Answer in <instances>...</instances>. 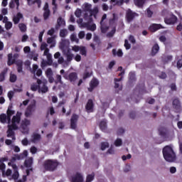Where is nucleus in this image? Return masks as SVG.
Instances as JSON below:
<instances>
[{
	"instance_id": "1",
	"label": "nucleus",
	"mask_w": 182,
	"mask_h": 182,
	"mask_svg": "<svg viewBox=\"0 0 182 182\" xmlns=\"http://www.w3.org/2000/svg\"><path fill=\"white\" fill-rule=\"evenodd\" d=\"M35 79L37 80V83H33L31 85V90L32 92H36L38 90V93H48L49 92V87H48V80H41L39 78Z\"/></svg>"
},
{
	"instance_id": "2",
	"label": "nucleus",
	"mask_w": 182,
	"mask_h": 182,
	"mask_svg": "<svg viewBox=\"0 0 182 182\" xmlns=\"http://www.w3.org/2000/svg\"><path fill=\"white\" fill-rule=\"evenodd\" d=\"M164 159L168 163H173V161H176L177 156H176V152L173 150V147L169 145L166 146L162 150Z\"/></svg>"
},
{
	"instance_id": "3",
	"label": "nucleus",
	"mask_w": 182,
	"mask_h": 182,
	"mask_svg": "<svg viewBox=\"0 0 182 182\" xmlns=\"http://www.w3.org/2000/svg\"><path fill=\"white\" fill-rule=\"evenodd\" d=\"M58 166H59V162L55 159H47L43 164L46 171H55Z\"/></svg>"
},
{
	"instance_id": "4",
	"label": "nucleus",
	"mask_w": 182,
	"mask_h": 182,
	"mask_svg": "<svg viewBox=\"0 0 182 182\" xmlns=\"http://www.w3.org/2000/svg\"><path fill=\"white\" fill-rule=\"evenodd\" d=\"M136 16H139V14H137V13L132 11V9H129L127 11L125 18H126V21L128 23H130V22H133V21H134V18H136Z\"/></svg>"
},
{
	"instance_id": "5",
	"label": "nucleus",
	"mask_w": 182,
	"mask_h": 182,
	"mask_svg": "<svg viewBox=\"0 0 182 182\" xmlns=\"http://www.w3.org/2000/svg\"><path fill=\"white\" fill-rule=\"evenodd\" d=\"M35 110H36V104L35 102L33 104H30L26 109L24 115L26 117H31Z\"/></svg>"
},
{
	"instance_id": "6",
	"label": "nucleus",
	"mask_w": 182,
	"mask_h": 182,
	"mask_svg": "<svg viewBox=\"0 0 182 182\" xmlns=\"http://www.w3.org/2000/svg\"><path fill=\"white\" fill-rule=\"evenodd\" d=\"M123 75H124V71H122L119 74V76H121V77L114 78V89H119V90H122V89H123V85L118 83V82H122V80H123Z\"/></svg>"
},
{
	"instance_id": "7",
	"label": "nucleus",
	"mask_w": 182,
	"mask_h": 182,
	"mask_svg": "<svg viewBox=\"0 0 182 182\" xmlns=\"http://www.w3.org/2000/svg\"><path fill=\"white\" fill-rule=\"evenodd\" d=\"M99 80L96 77H93L90 82V87H88V92H93L97 86H99Z\"/></svg>"
},
{
	"instance_id": "8",
	"label": "nucleus",
	"mask_w": 182,
	"mask_h": 182,
	"mask_svg": "<svg viewBox=\"0 0 182 182\" xmlns=\"http://www.w3.org/2000/svg\"><path fill=\"white\" fill-rule=\"evenodd\" d=\"M77 120H79V115L77 114H73L70 118V127L73 130L77 127Z\"/></svg>"
},
{
	"instance_id": "9",
	"label": "nucleus",
	"mask_w": 182,
	"mask_h": 182,
	"mask_svg": "<svg viewBox=\"0 0 182 182\" xmlns=\"http://www.w3.org/2000/svg\"><path fill=\"white\" fill-rule=\"evenodd\" d=\"M43 19L44 21H48L49 19V16H50V10L49 9V4L46 3L44 6H43Z\"/></svg>"
},
{
	"instance_id": "10",
	"label": "nucleus",
	"mask_w": 182,
	"mask_h": 182,
	"mask_svg": "<svg viewBox=\"0 0 182 182\" xmlns=\"http://www.w3.org/2000/svg\"><path fill=\"white\" fill-rule=\"evenodd\" d=\"M71 182H83V175L81 173L77 172L70 178Z\"/></svg>"
},
{
	"instance_id": "11",
	"label": "nucleus",
	"mask_w": 182,
	"mask_h": 182,
	"mask_svg": "<svg viewBox=\"0 0 182 182\" xmlns=\"http://www.w3.org/2000/svg\"><path fill=\"white\" fill-rule=\"evenodd\" d=\"M99 14V7L95 6L93 9H91L90 11V22H93V18L92 16H94L95 19H97V14Z\"/></svg>"
},
{
	"instance_id": "12",
	"label": "nucleus",
	"mask_w": 182,
	"mask_h": 182,
	"mask_svg": "<svg viewBox=\"0 0 182 182\" xmlns=\"http://www.w3.org/2000/svg\"><path fill=\"white\" fill-rule=\"evenodd\" d=\"M94 108H95V103H93V100L92 99L88 100L85 105V109L87 110V113H93Z\"/></svg>"
},
{
	"instance_id": "13",
	"label": "nucleus",
	"mask_w": 182,
	"mask_h": 182,
	"mask_svg": "<svg viewBox=\"0 0 182 182\" xmlns=\"http://www.w3.org/2000/svg\"><path fill=\"white\" fill-rule=\"evenodd\" d=\"M4 161H8V158H0V171L2 173L3 177H5V168H6V165L4 163Z\"/></svg>"
},
{
	"instance_id": "14",
	"label": "nucleus",
	"mask_w": 182,
	"mask_h": 182,
	"mask_svg": "<svg viewBox=\"0 0 182 182\" xmlns=\"http://www.w3.org/2000/svg\"><path fill=\"white\" fill-rule=\"evenodd\" d=\"M172 106L176 110V112H180L181 110V102L178 98H175L172 102Z\"/></svg>"
},
{
	"instance_id": "15",
	"label": "nucleus",
	"mask_w": 182,
	"mask_h": 182,
	"mask_svg": "<svg viewBox=\"0 0 182 182\" xmlns=\"http://www.w3.org/2000/svg\"><path fill=\"white\" fill-rule=\"evenodd\" d=\"M15 65L17 67L18 73H22L23 72V61L22 60H17L15 62Z\"/></svg>"
},
{
	"instance_id": "16",
	"label": "nucleus",
	"mask_w": 182,
	"mask_h": 182,
	"mask_svg": "<svg viewBox=\"0 0 182 182\" xmlns=\"http://www.w3.org/2000/svg\"><path fill=\"white\" fill-rule=\"evenodd\" d=\"M21 116H22V112H17L16 114L11 119V123L19 124V123H21Z\"/></svg>"
},
{
	"instance_id": "17",
	"label": "nucleus",
	"mask_w": 182,
	"mask_h": 182,
	"mask_svg": "<svg viewBox=\"0 0 182 182\" xmlns=\"http://www.w3.org/2000/svg\"><path fill=\"white\" fill-rule=\"evenodd\" d=\"M66 79H68V80H69L70 83L75 85V82H76V80H77V73H71L68 75V77Z\"/></svg>"
},
{
	"instance_id": "18",
	"label": "nucleus",
	"mask_w": 182,
	"mask_h": 182,
	"mask_svg": "<svg viewBox=\"0 0 182 182\" xmlns=\"http://www.w3.org/2000/svg\"><path fill=\"white\" fill-rule=\"evenodd\" d=\"M21 19H23V14H22V13H17V14L13 17L14 25H18V23L21 22Z\"/></svg>"
},
{
	"instance_id": "19",
	"label": "nucleus",
	"mask_w": 182,
	"mask_h": 182,
	"mask_svg": "<svg viewBox=\"0 0 182 182\" xmlns=\"http://www.w3.org/2000/svg\"><path fill=\"white\" fill-rule=\"evenodd\" d=\"M149 29L150 32H156L159 29H163V26L161 24L153 23L149 26Z\"/></svg>"
},
{
	"instance_id": "20",
	"label": "nucleus",
	"mask_w": 182,
	"mask_h": 182,
	"mask_svg": "<svg viewBox=\"0 0 182 182\" xmlns=\"http://www.w3.org/2000/svg\"><path fill=\"white\" fill-rule=\"evenodd\" d=\"M165 22L167 23V25H174V23L177 22V16L172 15L170 18H166Z\"/></svg>"
},
{
	"instance_id": "21",
	"label": "nucleus",
	"mask_w": 182,
	"mask_h": 182,
	"mask_svg": "<svg viewBox=\"0 0 182 182\" xmlns=\"http://www.w3.org/2000/svg\"><path fill=\"white\" fill-rule=\"evenodd\" d=\"M65 25H66L65 20L62 18V17H59L57 20V24L55 25L56 31L59 30L60 26H65Z\"/></svg>"
},
{
	"instance_id": "22",
	"label": "nucleus",
	"mask_w": 182,
	"mask_h": 182,
	"mask_svg": "<svg viewBox=\"0 0 182 182\" xmlns=\"http://www.w3.org/2000/svg\"><path fill=\"white\" fill-rule=\"evenodd\" d=\"M12 168L14 169V173L12 175V178L14 180H18V178H19V172L18 171V166H16V165L14 164V165H12Z\"/></svg>"
},
{
	"instance_id": "23",
	"label": "nucleus",
	"mask_w": 182,
	"mask_h": 182,
	"mask_svg": "<svg viewBox=\"0 0 182 182\" xmlns=\"http://www.w3.org/2000/svg\"><path fill=\"white\" fill-rule=\"evenodd\" d=\"M28 126H31V121L26 118L22 120L21 127L23 130H26V129H28Z\"/></svg>"
},
{
	"instance_id": "24",
	"label": "nucleus",
	"mask_w": 182,
	"mask_h": 182,
	"mask_svg": "<svg viewBox=\"0 0 182 182\" xmlns=\"http://www.w3.org/2000/svg\"><path fill=\"white\" fill-rule=\"evenodd\" d=\"M146 0H133L135 6L137 8H143Z\"/></svg>"
},
{
	"instance_id": "25",
	"label": "nucleus",
	"mask_w": 182,
	"mask_h": 182,
	"mask_svg": "<svg viewBox=\"0 0 182 182\" xmlns=\"http://www.w3.org/2000/svg\"><path fill=\"white\" fill-rule=\"evenodd\" d=\"M32 164H33V158L30 157L25 160L24 166L27 168H31V167H32Z\"/></svg>"
},
{
	"instance_id": "26",
	"label": "nucleus",
	"mask_w": 182,
	"mask_h": 182,
	"mask_svg": "<svg viewBox=\"0 0 182 182\" xmlns=\"http://www.w3.org/2000/svg\"><path fill=\"white\" fill-rule=\"evenodd\" d=\"M159 50H160V46L157 43L154 44L151 52V56H156V54L159 53Z\"/></svg>"
},
{
	"instance_id": "27",
	"label": "nucleus",
	"mask_w": 182,
	"mask_h": 182,
	"mask_svg": "<svg viewBox=\"0 0 182 182\" xmlns=\"http://www.w3.org/2000/svg\"><path fill=\"white\" fill-rule=\"evenodd\" d=\"M16 62V60L14 58H13L12 53L8 54V66H12V65L15 64Z\"/></svg>"
},
{
	"instance_id": "28",
	"label": "nucleus",
	"mask_w": 182,
	"mask_h": 182,
	"mask_svg": "<svg viewBox=\"0 0 182 182\" xmlns=\"http://www.w3.org/2000/svg\"><path fill=\"white\" fill-rule=\"evenodd\" d=\"M67 58V62H72L73 60V54L70 53V49H68L67 53H64Z\"/></svg>"
},
{
	"instance_id": "29",
	"label": "nucleus",
	"mask_w": 182,
	"mask_h": 182,
	"mask_svg": "<svg viewBox=\"0 0 182 182\" xmlns=\"http://www.w3.org/2000/svg\"><path fill=\"white\" fill-rule=\"evenodd\" d=\"M15 4L16 5V9H19V0H14L10 1L9 3V8H11V9H14V8H15Z\"/></svg>"
},
{
	"instance_id": "30",
	"label": "nucleus",
	"mask_w": 182,
	"mask_h": 182,
	"mask_svg": "<svg viewBox=\"0 0 182 182\" xmlns=\"http://www.w3.org/2000/svg\"><path fill=\"white\" fill-rule=\"evenodd\" d=\"M17 160H23L25 157H28V151L24 150L22 154L16 156Z\"/></svg>"
},
{
	"instance_id": "31",
	"label": "nucleus",
	"mask_w": 182,
	"mask_h": 182,
	"mask_svg": "<svg viewBox=\"0 0 182 182\" xmlns=\"http://www.w3.org/2000/svg\"><path fill=\"white\" fill-rule=\"evenodd\" d=\"M100 129L102 132H106L107 129V123L105 121H101L100 123Z\"/></svg>"
},
{
	"instance_id": "32",
	"label": "nucleus",
	"mask_w": 182,
	"mask_h": 182,
	"mask_svg": "<svg viewBox=\"0 0 182 182\" xmlns=\"http://www.w3.org/2000/svg\"><path fill=\"white\" fill-rule=\"evenodd\" d=\"M112 55L114 56H118L119 58H122L123 56V51L122 50L119 49L118 51L116 50V49L112 50Z\"/></svg>"
},
{
	"instance_id": "33",
	"label": "nucleus",
	"mask_w": 182,
	"mask_h": 182,
	"mask_svg": "<svg viewBox=\"0 0 182 182\" xmlns=\"http://www.w3.org/2000/svg\"><path fill=\"white\" fill-rule=\"evenodd\" d=\"M95 172H92L91 174H88L86 177L85 182H92L95 180Z\"/></svg>"
},
{
	"instance_id": "34",
	"label": "nucleus",
	"mask_w": 182,
	"mask_h": 182,
	"mask_svg": "<svg viewBox=\"0 0 182 182\" xmlns=\"http://www.w3.org/2000/svg\"><path fill=\"white\" fill-rule=\"evenodd\" d=\"M6 73H8V69H4L3 71H1L0 73V82H4V80H5Z\"/></svg>"
},
{
	"instance_id": "35",
	"label": "nucleus",
	"mask_w": 182,
	"mask_h": 182,
	"mask_svg": "<svg viewBox=\"0 0 182 182\" xmlns=\"http://www.w3.org/2000/svg\"><path fill=\"white\" fill-rule=\"evenodd\" d=\"M100 29L102 33H106V32L109 31V26H105V23H102V24H100Z\"/></svg>"
},
{
	"instance_id": "36",
	"label": "nucleus",
	"mask_w": 182,
	"mask_h": 182,
	"mask_svg": "<svg viewBox=\"0 0 182 182\" xmlns=\"http://www.w3.org/2000/svg\"><path fill=\"white\" fill-rule=\"evenodd\" d=\"M40 139H41V134H33V136H32L31 141L33 143H36V141H39Z\"/></svg>"
},
{
	"instance_id": "37",
	"label": "nucleus",
	"mask_w": 182,
	"mask_h": 182,
	"mask_svg": "<svg viewBox=\"0 0 182 182\" xmlns=\"http://www.w3.org/2000/svg\"><path fill=\"white\" fill-rule=\"evenodd\" d=\"M85 26L87 28L88 31H91V32H95V30L96 29V24L95 23L89 25V23H86Z\"/></svg>"
},
{
	"instance_id": "38",
	"label": "nucleus",
	"mask_w": 182,
	"mask_h": 182,
	"mask_svg": "<svg viewBox=\"0 0 182 182\" xmlns=\"http://www.w3.org/2000/svg\"><path fill=\"white\" fill-rule=\"evenodd\" d=\"M83 6L85 12H90L92 10V4H89V3H85Z\"/></svg>"
},
{
	"instance_id": "39",
	"label": "nucleus",
	"mask_w": 182,
	"mask_h": 182,
	"mask_svg": "<svg viewBox=\"0 0 182 182\" xmlns=\"http://www.w3.org/2000/svg\"><path fill=\"white\" fill-rule=\"evenodd\" d=\"M80 53L82 56H87V50H86V47L82 46L80 49Z\"/></svg>"
},
{
	"instance_id": "40",
	"label": "nucleus",
	"mask_w": 182,
	"mask_h": 182,
	"mask_svg": "<svg viewBox=\"0 0 182 182\" xmlns=\"http://www.w3.org/2000/svg\"><path fill=\"white\" fill-rule=\"evenodd\" d=\"M17 79H18V77L16 76V75L12 74V73L10 74L9 80L11 83H15Z\"/></svg>"
},
{
	"instance_id": "41",
	"label": "nucleus",
	"mask_w": 182,
	"mask_h": 182,
	"mask_svg": "<svg viewBox=\"0 0 182 182\" xmlns=\"http://www.w3.org/2000/svg\"><path fill=\"white\" fill-rule=\"evenodd\" d=\"M114 33H116V27H114L111 31L107 33V38H113L114 36Z\"/></svg>"
},
{
	"instance_id": "42",
	"label": "nucleus",
	"mask_w": 182,
	"mask_h": 182,
	"mask_svg": "<svg viewBox=\"0 0 182 182\" xmlns=\"http://www.w3.org/2000/svg\"><path fill=\"white\" fill-rule=\"evenodd\" d=\"M60 49L65 53V50H68L69 48L66 46L65 42L63 41L60 43Z\"/></svg>"
},
{
	"instance_id": "43",
	"label": "nucleus",
	"mask_w": 182,
	"mask_h": 182,
	"mask_svg": "<svg viewBox=\"0 0 182 182\" xmlns=\"http://www.w3.org/2000/svg\"><path fill=\"white\" fill-rule=\"evenodd\" d=\"M18 28L21 31V32H25L26 31V24L23 23H20L18 24Z\"/></svg>"
},
{
	"instance_id": "44",
	"label": "nucleus",
	"mask_w": 182,
	"mask_h": 182,
	"mask_svg": "<svg viewBox=\"0 0 182 182\" xmlns=\"http://www.w3.org/2000/svg\"><path fill=\"white\" fill-rule=\"evenodd\" d=\"M6 117L7 115L5 114H0V122L1 123H3L4 124H5V123H6Z\"/></svg>"
},
{
	"instance_id": "45",
	"label": "nucleus",
	"mask_w": 182,
	"mask_h": 182,
	"mask_svg": "<svg viewBox=\"0 0 182 182\" xmlns=\"http://www.w3.org/2000/svg\"><path fill=\"white\" fill-rule=\"evenodd\" d=\"M15 113L14 110H12V106L10 105L6 111L7 116H13V114Z\"/></svg>"
},
{
	"instance_id": "46",
	"label": "nucleus",
	"mask_w": 182,
	"mask_h": 182,
	"mask_svg": "<svg viewBox=\"0 0 182 182\" xmlns=\"http://www.w3.org/2000/svg\"><path fill=\"white\" fill-rule=\"evenodd\" d=\"M159 134L160 136H166V129L163 127H159Z\"/></svg>"
},
{
	"instance_id": "47",
	"label": "nucleus",
	"mask_w": 182,
	"mask_h": 182,
	"mask_svg": "<svg viewBox=\"0 0 182 182\" xmlns=\"http://www.w3.org/2000/svg\"><path fill=\"white\" fill-rule=\"evenodd\" d=\"M114 144L116 146V147H120V146H122L123 144V141H122L121 139H117L114 141Z\"/></svg>"
},
{
	"instance_id": "48",
	"label": "nucleus",
	"mask_w": 182,
	"mask_h": 182,
	"mask_svg": "<svg viewBox=\"0 0 182 182\" xmlns=\"http://www.w3.org/2000/svg\"><path fill=\"white\" fill-rule=\"evenodd\" d=\"M52 5L53 6V14H55L56 11H58V4H56V0H52Z\"/></svg>"
},
{
	"instance_id": "49",
	"label": "nucleus",
	"mask_w": 182,
	"mask_h": 182,
	"mask_svg": "<svg viewBox=\"0 0 182 182\" xmlns=\"http://www.w3.org/2000/svg\"><path fill=\"white\" fill-rule=\"evenodd\" d=\"M109 147V142H102L101 143V150L105 151Z\"/></svg>"
},
{
	"instance_id": "50",
	"label": "nucleus",
	"mask_w": 182,
	"mask_h": 182,
	"mask_svg": "<svg viewBox=\"0 0 182 182\" xmlns=\"http://www.w3.org/2000/svg\"><path fill=\"white\" fill-rule=\"evenodd\" d=\"M46 76L48 77L49 76H53V71L52 68H48L46 71Z\"/></svg>"
},
{
	"instance_id": "51",
	"label": "nucleus",
	"mask_w": 182,
	"mask_h": 182,
	"mask_svg": "<svg viewBox=\"0 0 182 182\" xmlns=\"http://www.w3.org/2000/svg\"><path fill=\"white\" fill-rule=\"evenodd\" d=\"M66 35H68V31H66V29H62L60 31V38H65Z\"/></svg>"
},
{
	"instance_id": "52",
	"label": "nucleus",
	"mask_w": 182,
	"mask_h": 182,
	"mask_svg": "<svg viewBox=\"0 0 182 182\" xmlns=\"http://www.w3.org/2000/svg\"><path fill=\"white\" fill-rule=\"evenodd\" d=\"M55 82L56 84L60 83V85H63V82H62V76L60 75H57L56 80Z\"/></svg>"
},
{
	"instance_id": "53",
	"label": "nucleus",
	"mask_w": 182,
	"mask_h": 182,
	"mask_svg": "<svg viewBox=\"0 0 182 182\" xmlns=\"http://www.w3.org/2000/svg\"><path fill=\"white\" fill-rule=\"evenodd\" d=\"M9 129L11 130H18V125L16 124L12 123L11 125L8 126Z\"/></svg>"
},
{
	"instance_id": "54",
	"label": "nucleus",
	"mask_w": 182,
	"mask_h": 182,
	"mask_svg": "<svg viewBox=\"0 0 182 182\" xmlns=\"http://www.w3.org/2000/svg\"><path fill=\"white\" fill-rule=\"evenodd\" d=\"M171 60H173V55H168L164 59L165 63H168V62H171Z\"/></svg>"
},
{
	"instance_id": "55",
	"label": "nucleus",
	"mask_w": 182,
	"mask_h": 182,
	"mask_svg": "<svg viewBox=\"0 0 182 182\" xmlns=\"http://www.w3.org/2000/svg\"><path fill=\"white\" fill-rule=\"evenodd\" d=\"M47 62L48 63V66H50L53 63L52 60V54L47 55Z\"/></svg>"
},
{
	"instance_id": "56",
	"label": "nucleus",
	"mask_w": 182,
	"mask_h": 182,
	"mask_svg": "<svg viewBox=\"0 0 182 182\" xmlns=\"http://www.w3.org/2000/svg\"><path fill=\"white\" fill-rule=\"evenodd\" d=\"M35 4H37L38 8H41L42 5V1L41 0H34L32 1L31 5H35Z\"/></svg>"
},
{
	"instance_id": "57",
	"label": "nucleus",
	"mask_w": 182,
	"mask_h": 182,
	"mask_svg": "<svg viewBox=\"0 0 182 182\" xmlns=\"http://www.w3.org/2000/svg\"><path fill=\"white\" fill-rule=\"evenodd\" d=\"M5 28L6 31H9L12 28V22L11 21H7L5 24Z\"/></svg>"
},
{
	"instance_id": "58",
	"label": "nucleus",
	"mask_w": 182,
	"mask_h": 182,
	"mask_svg": "<svg viewBox=\"0 0 182 182\" xmlns=\"http://www.w3.org/2000/svg\"><path fill=\"white\" fill-rule=\"evenodd\" d=\"M124 48H125V49H127V50H129V49H130V48H132V45H130V43H129V41H127V40L124 41Z\"/></svg>"
},
{
	"instance_id": "59",
	"label": "nucleus",
	"mask_w": 182,
	"mask_h": 182,
	"mask_svg": "<svg viewBox=\"0 0 182 182\" xmlns=\"http://www.w3.org/2000/svg\"><path fill=\"white\" fill-rule=\"evenodd\" d=\"M15 132H14L12 129H8L7 130V137H11V136H14Z\"/></svg>"
},
{
	"instance_id": "60",
	"label": "nucleus",
	"mask_w": 182,
	"mask_h": 182,
	"mask_svg": "<svg viewBox=\"0 0 182 182\" xmlns=\"http://www.w3.org/2000/svg\"><path fill=\"white\" fill-rule=\"evenodd\" d=\"M14 95H15V92H14V91H9L7 94V96L9 99V100H12L13 97H14Z\"/></svg>"
},
{
	"instance_id": "61",
	"label": "nucleus",
	"mask_w": 182,
	"mask_h": 182,
	"mask_svg": "<svg viewBox=\"0 0 182 182\" xmlns=\"http://www.w3.org/2000/svg\"><path fill=\"white\" fill-rule=\"evenodd\" d=\"M30 151L32 154H36V152L38 151V148L36 146H31L30 149Z\"/></svg>"
},
{
	"instance_id": "62",
	"label": "nucleus",
	"mask_w": 182,
	"mask_h": 182,
	"mask_svg": "<svg viewBox=\"0 0 182 182\" xmlns=\"http://www.w3.org/2000/svg\"><path fill=\"white\" fill-rule=\"evenodd\" d=\"M81 48H82V46H73L72 49L74 52H79V51H80Z\"/></svg>"
},
{
	"instance_id": "63",
	"label": "nucleus",
	"mask_w": 182,
	"mask_h": 182,
	"mask_svg": "<svg viewBox=\"0 0 182 182\" xmlns=\"http://www.w3.org/2000/svg\"><path fill=\"white\" fill-rule=\"evenodd\" d=\"M90 76H92V74H90L89 72H85L83 74L82 78L85 80L89 78Z\"/></svg>"
},
{
	"instance_id": "64",
	"label": "nucleus",
	"mask_w": 182,
	"mask_h": 182,
	"mask_svg": "<svg viewBox=\"0 0 182 182\" xmlns=\"http://www.w3.org/2000/svg\"><path fill=\"white\" fill-rule=\"evenodd\" d=\"M85 31H80L78 33V38L79 39H83V38H85Z\"/></svg>"
}]
</instances>
